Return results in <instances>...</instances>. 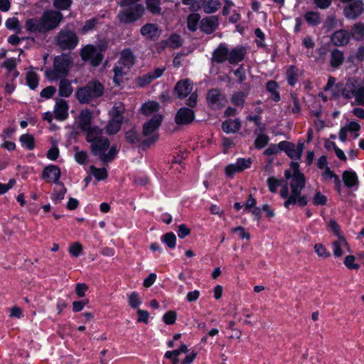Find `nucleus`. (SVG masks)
<instances>
[{"label": "nucleus", "instance_id": "8", "mask_svg": "<svg viewBox=\"0 0 364 364\" xmlns=\"http://www.w3.org/2000/svg\"><path fill=\"white\" fill-rule=\"evenodd\" d=\"M20 54L18 58H10L4 61H0V68H4L6 70V80L14 81L19 75V72L16 69L18 63L21 62L20 55L23 53V50L19 49Z\"/></svg>", "mask_w": 364, "mask_h": 364}, {"label": "nucleus", "instance_id": "51", "mask_svg": "<svg viewBox=\"0 0 364 364\" xmlns=\"http://www.w3.org/2000/svg\"><path fill=\"white\" fill-rule=\"evenodd\" d=\"M166 43L173 48H177L182 45V39L179 35L174 33L168 38Z\"/></svg>", "mask_w": 364, "mask_h": 364}, {"label": "nucleus", "instance_id": "36", "mask_svg": "<svg viewBox=\"0 0 364 364\" xmlns=\"http://www.w3.org/2000/svg\"><path fill=\"white\" fill-rule=\"evenodd\" d=\"M26 83L31 90H35L39 82V77L33 69L28 70L26 72Z\"/></svg>", "mask_w": 364, "mask_h": 364}, {"label": "nucleus", "instance_id": "59", "mask_svg": "<svg viewBox=\"0 0 364 364\" xmlns=\"http://www.w3.org/2000/svg\"><path fill=\"white\" fill-rule=\"evenodd\" d=\"M280 185V181L274 177H270L267 179V186L272 193H276Z\"/></svg>", "mask_w": 364, "mask_h": 364}, {"label": "nucleus", "instance_id": "23", "mask_svg": "<svg viewBox=\"0 0 364 364\" xmlns=\"http://www.w3.org/2000/svg\"><path fill=\"white\" fill-rule=\"evenodd\" d=\"M228 61L230 64L238 63L242 61L245 55V50L242 47L228 48Z\"/></svg>", "mask_w": 364, "mask_h": 364}, {"label": "nucleus", "instance_id": "63", "mask_svg": "<svg viewBox=\"0 0 364 364\" xmlns=\"http://www.w3.org/2000/svg\"><path fill=\"white\" fill-rule=\"evenodd\" d=\"M53 5L57 9L65 10L70 6L71 0H54Z\"/></svg>", "mask_w": 364, "mask_h": 364}, {"label": "nucleus", "instance_id": "61", "mask_svg": "<svg viewBox=\"0 0 364 364\" xmlns=\"http://www.w3.org/2000/svg\"><path fill=\"white\" fill-rule=\"evenodd\" d=\"M75 159L80 164H85L87 160V154L84 151H79L75 148Z\"/></svg>", "mask_w": 364, "mask_h": 364}, {"label": "nucleus", "instance_id": "16", "mask_svg": "<svg viewBox=\"0 0 364 364\" xmlns=\"http://www.w3.org/2000/svg\"><path fill=\"white\" fill-rule=\"evenodd\" d=\"M194 118L195 114L192 109L182 107L176 114L175 122L178 125H185L191 124Z\"/></svg>", "mask_w": 364, "mask_h": 364}, {"label": "nucleus", "instance_id": "45", "mask_svg": "<svg viewBox=\"0 0 364 364\" xmlns=\"http://www.w3.org/2000/svg\"><path fill=\"white\" fill-rule=\"evenodd\" d=\"M66 193V188L64 186H60L58 188L55 189L53 195L52 200L55 203H59L64 198Z\"/></svg>", "mask_w": 364, "mask_h": 364}, {"label": "nucleus", "instance_id": "43", "mask_svg": "<svg viewBox=\"0 0 364 364\" xmlns=\"http://www.w3.org/2000/svg\"><path fill=\"white\" fill-rule=\"evenodd\" d=\"M298 69L294 66H290L287 71V79L288 83L294 86L298 80Z\"/></svg>", "mask_w": 364, "mask_h": 364}, {"label": "nucleus", "instance_id": "6", "mask_svg": "<svg viewBox=\"0 0 364 364\" xmlns=\"http://www.w3.org/2000/svg\"><path fill=\"white\" fill-rule=\"evenodd\" d=\"M358 84V81L354 78L348 80L345 83H338L335 86L333 95L342 97L346 100H351L355 97Z\"/></svg>", "mask_w": 364, "mask_h": 364}, {"label": "nucleus", "instance_id": "54", "mask_svg": "<svg viewBox=\"0 0 364 364\" xmlns=\"http://www.w3.org/2000/svg\"><path fill=\"white\" fill-rule=\"evenodd\" d=\"M352 36L356 40H361L364 38V25L356 24L353 28Z\"/></svg>", "mask_w": 364, "mask_h": 364}, {"label": "nucleus", "instance_id": "33", "mask_svg": "<svg viewBox=\"0 0 364 364\" xmlns=\"http://www.w3.org/2000/svg\"><path fill=\"white\" fill-rule=\"evenodd\" d=\"M240 127V122L239 119H228L223 122L222 129L228 133H235Z\"/></svg>", "mask_w": 364, "mask_h": 364}, {"label": "nucleus", "instance_id": "2", "mask_svg": "<svg viewBox=\"0 0 364 364\" xmlns=\"http://www.w3.org/2000/svg\"><path fill=\"white\" fill-rule=\"evenodd\" d=\"M87 141L91 144L93 155L102 162H110L118 153L117 146H109L108 139L102 136L101 129H92L87 133Z\"/></svg>", "mask_w": 364, "mask_h": 364}, {"label": "nucleus", "instance_id": "13", "mask_svg": "<svg viewBox=\"0 0 364 364\" xmlns=\"http://www.w3.org/2000/svg\"><path fill=\"white\" fill-rule=\"evenodd\" d=\"M364 11V4L360 0H355L351 1L344 7L343 14L349 19H355Z\"/></svg>", "mask_w": 364, "mask_h": 364}, {"label": "nucleus", "instance_id": "22", "mask_svg": "<svg viewBox=\"0 0 364 364\" xmlns=\"http://www.w3.org/2000/svg\"><path fill=\"white\" fill-rule=\"evenodd\" d=\"M350 41L348 31L341 29L335 31L331 36V42L336 46H343Z\"/></svg>", "mask_w": 364, "mask_h": 364}, {"label": "nucleus", "instance_id": "21", "mask_svg": "<svg viewBox=\"0 0 364 364\" xmlns=\"http://www.w3.org/2000/svg\"><path fill=\"white\" fill-rule=\"evenodd\" d=\"M91 118L92 113L87 109L81 111L79 115V127L86 134L92 129H99L97 127H91Z\"/></svg>", "mask_w": 364, "mask_h": 364}, {"label": "nucleus", "instance_id": "19", "mask_svg": "<svg viewBox=\"0 0 364 364\" xmlns=\"http://www.w3.org/2000/svg\"><path fill=\"white\" fill-rule=\"evenodd\" d=\"M25 29L29 33L38 34L46 33L41 18H31L27 19L25 22Z\"/></svg>", "mask_w": 364, "mask_h": 364}, {"label": "nucleus", "instance_id": "60", "mask_svg": "<svg viewBox=\"0 0 364 364\" xmlns=\"http://www.w3.org/2000/svg\"><path fill=\"white\" fill-rule=\"evenodd\" d=\"M355 258L353 255H348L345 258L344 264L350 269H358L359 264L355 262Z\"/></svg>", "mask_w": 364, "mask_h": 364}, {"label": "nucleus", "instance_id": "64", "mask_svg": "<svg viewBox=\"0 0 364 364\" xmlns=\"http://www.w3.org/2000/svg\"><path fill=\"white\" fill-rule=\"evenodd\" d=\"M55 92L56 89L55 87L48 86L41 90V97L46 99H49L53 96Z\"/></svg>", "mask_w": 364, "mask_h": 364}, {"label": "nucleus", "instance_id": "42", "mask_svg": "<svg viewBox=\"0 0 364 364\" xmlns=\"http://www.w3.org/2000/svg\"><path fill=\"white\" fill-rule=\"evenodd\" d=\"M246 97H247L246 92H242V91H238V92L233 93V95L231 97L230 100H231V102L234 105L242 107L245 104Z\"/></svg>", "mask_w": 364, "mask_h": 364}, {"label": "nucleus", "instance_id": "12", "mask_svg": "<svg viewBox=\"0 0 364 364\" xmlns=\"http://www.w3.org/2000/svg\"><path fill=\"white\" fill-rule=\"evenodd\" d=\"M81 57L84 60H90L94 66L98 65L102 59V54L92 45H87L81 50Z\"/></svg>", "mask_w": 364, "mask_h": 364}, {"label": "nucleus", "instance_id": "52", "mask_svg": "<svg viewBox=\"0 0 364 364\" xmlns=\"http://www.w3.org/2000/svg\"><path fill=\"white\" fill-rule=\"evenodd\" d=\"M355 103L364 106V86L358 84L355 95Z\"/></svg>", "mask_w": 364, "mask_h": 364}, {"label": "nucleus", "instance_id": "46", "mask_svg": "<svg viewBox=\"0 0 364 364\" xmlns=\"http://www.w3.org/2000/svg\"><path fill=\"white\" fill-rule=\"evenodd\" d=\"M5 26L9 30L15 31L16 32L21 31L19 21L16 17L9 18L5 22Z\"/></svg>", "mask_w": 364, "mask_h": 364}, {"label": "nucleus", "instance_id": "32", "mask_svg": "<svg viewBox=\"0 0 364 364\" xmlns=\"http://www.w3.org/2000/svg\"><path fill=\"white\" fill-rule=\"evenodd\" d=\"M58 91H59V95L61 97H70L73 92L71 82L69 80L65 79V78L62 79L60 81Z\"/></svg>", "mask_w": 364, "mask_h": 364}, {"label": "nucleus", "instance_id": "26", "mask_svg": "<svg viewBox=\"0 0 364 364\" xmlns=\"http://www.w3.org/2000/svg\"><path fill=\"white\" fill-rule=\"evenodd\" d=\"M160 109V105L158 102L155 101H149L144 103L140 109L141 114L144 115L149 117L153 116L155 114H161L159 111Z\"/></svg>", "mask_w": 364, "mask_h": 364}, {"label": "nucleus", "instance_id": "1", "mask_svg": "<svg viewBox=\"0 0 364 364\" xmlns=\"http://www.w3.org/2000/svg\"><path fill=\"white\" fill-rule=\"evenodd\" d=\"M281 150L284 151L287 156L294 161L301 159L304 144L299 142L297 146L294 144L282 141L280 142ZM285 178L289 181L291 187V193L289 194L287 184L282 186L280 191V196L283 198H287L284 202V206L289 208L290 205L299 203L300 205H305L307 203L305 196H301V191L305 186V178L303 173L299 171V164L297 161H292L290 164V168L285 171Z\"/></svg>", "mask_w": 364, "mask_h": 364}, {"label": "nucleus", "instance_id": "34", "mask_svg": "<svg viewBox=\"0 0 364 364\" xmlns=\"http://www.w3.org/2000/svg\"><path fill=\"white\" fill-rule=\"evenodd\" d=\"M304 18L310 26H317L321 23V15L317 11H310L304 15Z\"/></svg>", "mask_w": 364, "mask_h": 364}, {"label": "nucleus", "instance_id": "39", "mask_svg": "<svg viewBox=\"0 0 364 364\" xmlns=\"http://www.w3.org/2000/svg\"><path fill=\"white\" fill-rule=\"evenodd\" d=\"M200 16L198 14L193 13L188 16L186 23L189 31L194 32L198 28Z\"/></svg>", "mask_w": 364, "mask_h": 364}, {"label": "nucleus", "instance_id": "57", "mask_svg": "<svg viewBox=\"0 0 364 364\" xmlns=\"http://www.w3.org/2000/svg\"><path fill=\"white\" fill-rule=\"evenodd\" d=\"M82 250V246L79 242H75L69 247V253L75 257H77Z\"/></svg>", "mask_w": 364, "mask_h": 364}, {"label": "nucleus", "instance_id": "10", "mask_svg": "<svg viewBox=\"0 0 364 364\" xmlns=\"http://www.w3.org/2000/svg\"><path fill=\"white\" fill-rule=\"evenodd\" d=\"M252 161L250 158H239L235 163L228 165L225 168L227 176L232 177L235 173H240L250 167Z\"/></svg>", "mask_w": 364, "mask_h": 364}, {"label": "nucleus", "instance_id": "31", "mask_svg": "<svg viewBox=\"0 0 364 364\" xmlns=\"http://www.w3.org/2000/svg\"><path fill=\"white\" fill-rule=\"evenodd\" d=\"M322 179L324 181H328L329 180H333L337 191L340 193L341 192V181L339 179V177L336 175L331 169L330 168H326V169L323 170V172L321 173Z\"/></svg>", "mask_w": 364, "mask_h": 364}, {"label": "nucleus", "instance_id": "58", "mask_svg": "<svg viewBox=\"0 0 364 364\" xmlns=\"http://www.w3.org/2000/svg\"><path fill=\"white\" fill-rule=\"evenodd\" d=\"M269 141V138L265 134H259L255 141L256 148L262 149L264 147Z\"/></svg>", "mask_w": 364, "mask_h": 364}, {"label": "nucleus", "instance_id": "5", "mask_svg": "<svg viewBox=\"0 0 364 364\" xmlns=\"http://www.w3.org/2000/svg\"><path fill=\"white\" fill-rule=\"evenodd\" d=\"M56 43L63 50H72L77 46L78 38L74 31L62 29L56 37Z\"/></svg>", "mask_w": 364, "mask_h": 364}, {"label": "nucleus", "instance_id": "3", "mask_svg": "<svg viewBox=\"0 0 364 364\" xmlns=\"http://www.w3.org/2000/svg\"><path fill=\"white\" fill-rule=\"evenodd\" d=\"M103 85L96 80H92L85 86L77 89L76 97L80 103H87L92 100L103 95Z\"/></svg>", "mask_w": 364, "mask_h": 364}, {"label": "nucleus", "instance_id": "44", "mask_svg": "<svg viewBox=\"0 0 364 364\" xmlns=\"http://www.w3.org/2000/svg\"><path fill=\"white\" fill-rule=\"evenodd\" d=\"M90 170L92 175L98 181L104 180L107 177V171L105 168H96L91 166Z\"/></svg>", "mask_w": 364, "mask_h": 364}, {"label": "nucleus", "instance_id": "56", "mask_svg": "<svg viewBox=\"0 0 364 364\" xmlns=\"http://www.w3.org/2000/svg\"><path fill=\"white\" fill-rule=\"evenodd\" d=\"M141 304V300L136 292H132L129 296V304L132 308H137Z\"/></svg>", "mask_w": 364, "mask_h": 364}, {"label": "nucleus", "instance_id": "40", "mask_svg": "<svg viewBox=\"0 0 364 364\" xmlns=\"http://www.w3.org/2000/svg\"><path fill=\"white\" fill-rule=\"evenodd\" d=\"M220 6L219 0H208L203 4V9L206 14H213L218 11Z\"/></svg>", "mask_w": 364, "mask_h": 364}, {"label": "nucleus", "instance_id": "55", "mask_svg": "<svg viewBox=\"0 0 364 364\" xmlns=\"http://www.w3.org/2000/svg\"><path fill=\"white\" fill-rule=\"evenodd\" d=\"M177 314L174 311H167L163 316V321L167 325H172L176 320Z\"/></svg>", "mask_w": 364, "mask_h": 364}, {"label": "nucleus", "instance_id": "29", "mask_svg": "<svg viewBox=\"0 0 364 364\" xmlns=\"http://www.w3.org/2000/svg\"><path fill=\"white\" fill-rule=\"evenodd\" d=\"M333 253L336 257H341L345 248L348 250V243L343 237H339L338 240L332 244Z\"/></svg>", "mask_w": 364, "mask_h": 364}, {"label": "nucleus", "instance_id": "35", "mask_svg": "<svg viewBox=\"0 0 364 364\" xmlns=\"http://www.w3.org/2000/svg\"><path fill=\"white\" fill-rule=\"evenodd\" d=\"M343 180L345 185L351 188L355 186H358V181L356 173L353 171H346L343 173Z\"/></svg>", "mask_w": 364, "mask_h": 364}, {"label": "nucleus", "instance_id": "47", "mask_svg": "<svg viewBox=\"0 0 364 364\" xmlns=\"http://www.w3.org/2000/svg\"><path fill=\"white\" fill-rule=\"evenodd\" d=\"M20 141L23 147L28 150H32L34 148V139L30 134H23L20 137Z\"/></svg>", "mask_w": 364, "mask_h": 364}, {"label": "nucleus", "instance_id": "4", "mask_svg": "<svg viewBox=\"0 0 364 364\" xmlns=\"http://www.w3.org/2000/svg\"><path fill=\"white\" fill-rule=\"evenodd\" d=\"M126 9L121 11L117 17L122 23H132L141 18L145 13V8L141 4H132L125 6Z\"/></svg>", "mask_w": 364, "mask_h": 364}, {"label": "nucleus", "instance_id": "48", "mask_svg": "<svg viewBox=\"0 0 364 364\" xmlns=\"http://www.w3.org/2000/svg\"><path fill=\"white\" fill-rule=\"evenodd\" d=\"M161 241L168 247L174 248L176 247V237L173 232H168L162 237Z\"/></svg>", "mask_w": 364, "mask_h": 364}, {"label": "nucleus", "instance_id": "41", "mask_svg": "<svg viewBox=\"0 0 364 364\" xmlns=\"http://www.w3.org/2000/svg\"><path fill=\"white\" fill-rule=\"evenodd\" d=\"M129 69H127L124 66L119 65V63L114 68V76L113 78L114 82L116 85H119L122 81V77L126 75Z\"/></svg>", "mask_w": 364, "mask_h": 364}, {"label": "nucleus", "instance_id": "28", "mask_svg": "<svg viewBox=\"0 0 364 364\" xmlns=\"http://www.w3.org/2000/svg\"><path fill=\"white\" fill-rule=\"evenodd\" d=\"M228 46L220 44L213 52V60L218 63L228 61Z\"/></svg>", "mask_w": 364, "mask_h": 364}, {"label": "nucleus", "instance_id": "17", "mask_svg": "<svg viewBox=\"0 0 364 364\" xmlns=\"http://www.w3.org/2000/svg\"><path fill=\"white\" fill-rule=\"evenodd\" d=\"M61 176L60 168L55 165H49L44 168L42 172V178L48 182L58 184Z\"/></svg>", "mask_w": 364, "mask_h": 364}, {"label": "nucleus", "instance_id": "30", "mask_svg": "<svg viewBox=\"0 0 364 364\" xmlns=\"http://www.w3.org/2000/svg\"><path fill=\"white\" fill-rule=\"evenodd\" d=\"M134 63V57L132 52L129 50H123L121 53L118 63L124 66V68H127V69H129Z\"/></svg>", "mask_w": 364, "mask_h": 364}, {"label": "nucleus", "instance_id": "24", "mask_svg": "<svg viewBox=\"0 0 364 364\" xmlns=\"http://www.w3.org/2000/svg\"><path fill=\"white\" fill-rule=\"evenodd\" d=\"M218 26V18L215 16H210L203 18L200 25V30L208 34L215 31Z\"/></svg>", "mask_w": 364, "mask_h": 364}, {"label": "nucleus", "instance_id": "53", "mask_svg": "<svg viewBox=\"0 0 364 364\" xmlns=\"http://www.w3.org/2000/svg\"><path fill=\"white\" fill-rule=\"evenodd\" d=\"M181 353L179 349L168 350L165 353L164 357L171 360L172 364H179L178 356Z\"/></svg>", "mask_w": 364, "mask_h": 364}, {"label": "nucleus", "instance_id": "18", "mask_svg": "<svg viewBox=\"0 0 364 364\" xmlns=\"http://www.w3.org/2000/svg\"><path fill=\"white\" fill-rule=\"evenodd\" d=\"M68 105L62 99H58L55 102L53 114L54 117L59 121H63L68 117Z\"/></svg>", "mask_w": 364, "mask_h": 364}, {"label": "nucleus", "instance_id": "25", "mask_svg": "<svg viewBox=\"0 0 364 364\" xmlns=\"http://www.w3.org/2000/svg\"><path fill=\"white\" fill-rule=\"evenodd\" d=\"M192 84L189 80H183L177 82L175 86V92L179 98H183L192 91Z\"/></svg>", "mask_w": 364, "mask_h": 364}, {"label": "nucleus", "instance_id": "50", "mask_svg": "<svg viewBox=\"0 0 364 364\" xmlns=\"http://www.w3.org/2000/svg\"><path fill=\"white\" fill-rule=\"evenodd\" d=\"M46 76L50 81H56L61 78L64 75L60 73L59 71L53 66V69H47L45 72Z\"/></svg>", "mask_w": 364, "mask_h": 364}, {"label": "nucleus", "instance_id": "14", "mask_svg": "<svg viewBox=\"0 0 364 364\" xmlns=\"http://www.w3.org/2000/svg\"><path fill=\"white\" fill-rule=\"evenodd\" d=\"M360 129V126L356 122H350L344 127H341L339 133L338 137L339 139L342 142H346L347 140V136L349 134L353 139H357L359 136V130Z\"/></svg>", "mask_w": 364, "mask_h": 364}, {"label": "nucleus", "instance_id": "27", "mask_svg": "<svg viewBox=\"0 0 364 364\" xmlns=\"http://www.w3.org/2000/svg\"><path fill=\"white\" fill-rule=\"evenodd\" d=\"M141 33L142 36L149 39L156 38L160 35L158 26L154 23H147L142 26Z\"/></svg>", "mask_w": 364, "mask_h": 364}, {"label": "nucleus", "instance_id": "9", "mask_svg": "<svg viewBox=\"0 0 364 364\" xmlns=\"http://www.w3.org/2000/svg\"><path fill=\"white\" fill-rule=\"evenodd\" d=\"M162 122L161 114H155L150 120L146 122L143 127V134L145 136H151V141L148 144L152 143L157 139V136L155 134L156 130L159 128Z\"/></svg>", "mask_w": 364, "mask_h": 364}, {"label": "nucleus", "instance_id": "15", "mask_svg": "<svg viewBox=\"0 0 364 364\" xmlns=\"http://www.w3.org/2000/svg\"><path fill=\"white\" fill-rule=\"evenodd\" d=\"M208 105L213 109H220L226 102L225 96L218 89H212L208 93L207 97Z\"/></svg>", "mask_w": 364, "mask_h": 364}, {"label": "nucleus", "instance_id": "7", "mask_svg": "<svg viewBox=\"0 0 364 364\" xmlns=\"http://www.w3.org/2000/svg\"><path fill=\"white\" fill-rule=\"evenodd\" d=\"M46 32L57 28L63 20L60 12L50 10L45 11L41 17Z\"/></svg>", "mask_w": 364, "mask_h": 364}, {"label": "nucleus", "instance_id": "20", "mask_svg": "<svg viewBox=\"0 0 364 364\" xmlns=\"http://www.w3.org/2000/svg\"><path fill=\"white\" fill-rule=\"evenodd\" d=\"M71 64L72 60L70 57L67 55H63L55 58L53 66L60 73L65 75L68 73Z\"/></svg>", "mask_w": 364, "mask_h": 364}, {"label": "nucleus", "instance_id": "62", "mask_svg": "<svg viewBox=\"0 0 364 364\" xmlns=\"http://www.w3.org/2000/svg\"><path fill=\"white\" fill-rule=\"evenodd\" d=\"M314 204L316 205H324L327 202V198L326 196L322 194L321 192H316L314 198Z\"/></svg>", "mask_w": 364, "mask_h": 364}, {"label": "nucleus", "instance_id": "37", "mask_svg": "<svg viewBox=\"0 0 364 364\" xmlns=\"http://www.w3.org/2000/svg\"><path fill=\"white\" fill-rule=\"evenodd\" d=\"M161 0H146V9L153 15L161 14Z\"/></svg>", "mask_w": 364, "mask_h": 364}, {"label": "nucleus", "instance_id": "38", "mask_svg": "<svg viewBox=\"0 0 364 364\" xmlns=\"http://www.w3.org/2000/svg\"><path fill=\"white\" fill-rule=\"evenodd\" d=\"M344 55L343 53L335 49L331 53L330 65L333 68L339 67L343 62Z\"/></svg>", "mask_w": 364, "mask_h": 364}, {"label": "nucleus", "instance_id": "11", "mask_svg": "<svg viewBox=\"0 0 364 364\" xmlns=\"http://www.w3.org/2000/svg\"><path fill=\"white\" fill-rule=\"evenodd\" d=\"M122 110L123 108L121 105L112 108V113L113 118L109 122L107 126V132L108 134H114L120 129L122 119Z\"/></svg>", "mask_w": 364, "mask_h": 364}, {"label": "nucleus", "instance_id": "49", "mask_svg": "<svg viewBox=\"0 0 364 364\" xmlns=\"http://www.w3.org/2000/svg\"><path fill=\"white\" fill-rule=\"evenodd\" d=\"M314 251L318 257L326 259L330 257L331 253L321 243L316 244L314 247Z\"/></svg>", "mask_w": 364, "mask_h": 364}]
</instances>
